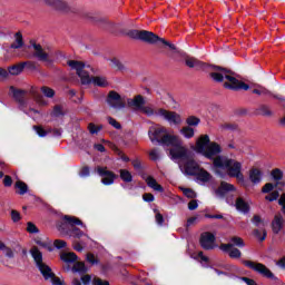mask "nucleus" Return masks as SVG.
<instances>
[{
  "label": "nucleus",
  "mask_w": 285,
  "mask_h": 285,
  "mask_svg": "<svg viewBox=\"0 0 285 285\" xmlns=\"http://www.w3.org/2000/svg\"><path fill=\"white\" fill-rule=\"evenodd\" d=\"M208 72L213 81L222 83V81H224L225 79L224 88H227L228 90H248L250 88L244 81L235 78L228 69H224L217 66H210L208 67Z\"/></svg>",
  "instance_id": "f257e3e1"
},
{
  "label": "nucleus",
  "mask_w": 285,
  "mask_h": 285,
  "mask_svg": "<svg viewBox=\"0 0 285 285\" xmlns=\"http://www.w3.org/2000/svg\"><path fill=\"white\" fill-rule=\"evenodd\" d=\"M30 253L38 271L41 273L46 282H50L52 285H63V281L57 277L55 272H52V268L43 262V254H41L39 248L33 247Z\"/></svg>",
  "instance_id": "f03ea898"
},
{
  "label": "nucleus",
  "mask_w": 285,
  "mask_h": 285,
  "mask_svg": "<svg viewBox=\"0 0 285 285\" xmlns=\"http://www.w3.org/2000/svg\"><path fill=\"white\" fill-rule=\"evenodd\" d=\"M194 150L195 153H198V155L206 157V159H213V157L222 153V147L217 145V142H210V137L208 135H202L196 140Z\"/></svg>",
  "instance_id": "7ed1b4c3"
},
{
  "label": "nucleus",
  "mask_w": 285,
  "mask_h": 285,
  "mask_svg": "<svg viewBox=\"0 0 285 285\" xmlns=\"http://www.w3.org/2000/svg\"><path fill=\"white\" fill-rule=\"evenodd\" d=\"M128 37L130 39H138L139 41H145V43H158V46H168L170 50H175V45L166 41L159 36L155 35L154 32L146 31V30H130L128 31Z\"/></svg>",
  "instance_id": "20e7f679"
},
{
  "label": "nucleus",
  "mask_w": 285,
  "mask_h": 285,
  "mask_svg": "<svg viewBox=\"0 0 285 285\" xmlns=\"http://www.w3.org/2000/svg\"><path fill=\"white\" fill-rule=\"evenodd\" d=\"M150 141H158L160 144H166L167 146H173V144H178L179 138L168 134V129L161 125H155L149 128L148 131Z\"/></svg>",
  "instance_id": "39448f33"
},
{
  "label": "nucleus",
  "mask_w": 285,
  "mask_h": 285,
  "mask_svg": "<svg viewBox=\"0 0 285 285\" xmlns=\"http://www.w3.org/2000/svg\"><path fill=\"white\" fill-rule=\"evenodd\" d=\"M33 57L38 58V61L45 63H52L57 59V51L50 47H42L41 45L33 43Z\"/></svg>",
  "instance_id": "423d86ee"
},
{
  "label": "nucleus",
  "mask_w": 285,
  "mask_h": 285,
  "mask_svg": "<svg viewBox=\"0 0 285 285\" xmlns=\"http://www.w3.org/2000/svg\"><path fill=\"white\" fill-rule=\"evenodd\" d=\"M213 161V171L215 175H218L219 177H224L226 175V170L228 168V165L230 163V158L226 156H214L213 158H208Z\"/></svg>",
  "instance_id": "0eeeda50"
},
{
  "label": "nucleus",
  "mask_w": 285,
  "mask_h": 285,
  "mask_svg": "<svg viewBox=\"0 0 285 285\" xmlns=\"http://www.w3.org/2000/svg\"><path fill=\"white\" fill-rule=\"evenodd\" d=\"M179 169L183 175H187L188 177H195L202 165L197 163V160L188 157L186 160L178 163Z\"/></svg>",
  "instance_id": "6e6552de"
},
{
  "label": "nucleus",
  "mask_w": 285,
  "mask_h": 285,
  "mask_svg": "<svg viewBox=\"0 0 285 285\" xmlns=\"http://www.w3.org/2000/svg\"><path fill=\"white\" fill-rule=\"evenodd\" d=\"M245 266L252 268V271H255L256 273H258L263 277H266L267 279H272L273 282H279V278H277V276H275V274H273V272H271V269L262 263L247 261L245 262Z\"/></svg>",
  "instance_id": "1a4fd4ad"
},
{
  "label": "nucleus",
  "mask_w": 285,
  "mask_h": 285,
  "mask_svg": "<svg viewBox=\"0 0 285 285\" xmlns=\"http://www.w3.org/2000/svg\"><path fill=\"white\" fill-rule=\"evenodd\" d=\"M67 66H69L71 70H76L78 77H80L81 83H90V75L88 73V70H86V65L83 62L77 60H68Z\"/></svg>",
  "instance_id": "9d476101"
},
{
  "label": "nucleus",
  "mask_w": 285,
  "mask_h": 285,
  "mask_svg": "<svg viewBox=\"0 0 285 285\" xmlns=\"http://www.w3.org/2000/svg\"><path fill=\"white\" fill-rule=\"evenodd\" d=\"M47 8H51L57 12H61L62 14H68V12H72V6L68 0H42Z\"/></svg>",
  "instance_id": "9b49d317"
},
{
  "label": "nucleus",
  "mask_w": 285,
  "mask_h": 285,
  "mask_svg": "<svg viewBox=\"0 0 285 285\" xmlns=\"http://www.w3.org/2000/svg\"><path fill=\"white\" fill-rule=\"evenodd\" d=\"M226 173L229 177H235L237 181H244V174H242V163L229 158V165L227 166Z\"/></svg>",
  "instance_id": "f8f14e48"
},
{
  "label": "nucleus",
  "mask_w": 285,
  "mask_h": 285,
  "mask_svg": "<svg viewBox=\"0 0 285 285\" xmlns=\"http://www.w3.org/2000/svg\"><path fill=\"white\" fill-rule=\"evenodd\" d=\"M107 104L109 108H114V110H121L126 108V100L121 98V96L116 91H110L107 97Z\"/></svg>",
  "instance_id": "ddd939ff"
},
{
  "label": "nucleus",
  "mask_w": 285,
  "mask_h": 285,
  "mask_svg": "<svg viewBox=\"0 0 285 285\" xmlns=\"http://www.w3.org/2000/svg\"><path fill=\"white\" fill-rule=\"evenodd\" d=\"M158 117H163L170 126H179L181 124V116L175 111H168L166 109H159L157 112Z\"/></svg>",
  "instance_id": "4468645a"
},
{
  "label": "nucleus",
  "mask_w": 285,
  "mask_h": 285,
  "mask_svg": "<svg viewBox=\"0 0 285 285\" xmlns=\"http://www.w3.org/2000/svg\"><path fill=\"white\" fill-rule=\"evenodd\" d=\"M170 157L174 161H177V164H179V161H186L188 150L181 145L175 146L170 149Z\"/></svg>",
  "instance_id": "2eb2a0df"
},
{
  "label": "nucleus",
  "mask_w": 285,
  "mask_h": 285,
  "mask_svg": "<svg viewBox=\"0 0 285 285\" xmlns=\"http://www.w3.org/2000/svg\"><path fill=\"white\" fill-rule=\"evenodd\" d=\"M194 177L200 186H206V184H210L213 181V174L204 169V167H199Z\"/></svg>",
  "instance_id": "dca6fc26"
},
{
  "label": "nucleus",
  "mask_w": 285,
  "mask_h": 285,
  "mask_svg": "<svg viewBox=\"0 0 285 285\" xmlns=\"http://www.w3.org/2000/svg\"><path fill=\"white\" fill-rule=\"evenodd\" d=\"M97 171H98V175L102 177L101 183L105 186H111V184H115V179H117V176L112 171L107 170L104 167H98Z\"/></svg>",
  "instance_id": "f3484780"
},
{
  "label": "nucleus",
  "mask_w": 285,
  "mask_h": 285,
  "mask_svg": "<svg viewBox=\"0 0 285 285\" xmlns=\"http://www.w3.org/2000/svg\"><path fill=\"white\" fill-rule=\"evenodd\" d=\"M200 246L205 248V250L215 248V234L209 232L203 233L200 236Z\"/></svg>",
  "instance_id": "a211bd4d"
},
{
  "label": "nucleus",
  "mask_w": 285,
  "mask_h": 285,
  "mask_svg": "<svg viewBox=\"0 0 285 285\" xmlns=\"http://www.w3.org/2000/svg\"><path fill=\"white\" fill-rule=\"evenodd\" d=\"M71 271L73 273V279L71 284L81 285V281H79V278L77 277V273H87L88 268L86 267V264H83L82 262H77L73 264Z\"/></svg>",
  "instance_id": "6ab92c4d"
},
{
  "label": "nucleus",
  "mask_w": 285,
  "mask_h": 285,
  "mask_svg": "<svg viewBox=\"0 0 285 285\" xmlns=\"http://www.w3.org/2000/svg\"><path fill=\"white\" fill-rule=\"evenodd\" d=\"M127 106L129 108H132L134 110H141L144 106H146V100L144 99V96L138 95L134 98H128L127 99Z\"/></svg>",
  "instance_id": "aec40b11"
},
{
  "label": "nucleus",
  "mask_w": 285,
  "mask_h": 285,
  "mask_svg": "<svg viewBox=\"0 0 285 285\" xmlns=\"http://www.w3.org/2000/svg\"><path fill=\"white\" fill-rule=\"evenodd\" d=\"M220 250L228 253L229 257L233 259H239V257H242V250L237 249V247H233V244L220 245Z\"/></svg>",
  "instance_id": "412c9836"
},
{
  "label": "nucleus",
  "mask_w": 285,
  "mask_h": 285,
  "mask_svg": "<svg viewBox=\"0 0 285 285\" xmlns=\"http://www.w3.org/2000/svg\"><path fill=\"white\" fill-rule=\"evenodd\" d=\"M284 224H285L284 216H282V214H276L272 222L273 233H275V235H279V233L282 232V228H284Z\"/></svg>",
  "instance_id": "4be33fe9"
},
{
  "label": "nucleus",
  "mask_w": 285,
  "mask_h": 285,
  "mask_svg": "<svg viewBox=\"0 0 285 285\" xmlns=\"http://www.w3.org/2000/svg\"><path fill=\"white\" fill-rule=\"evenodd\" d=\"M233 191H235V186H233L226 181H223L220 184V186L217 189H215L214 193H215L216 197H224V195H226V193H233Z\"/></svg>",
  "instance_id": "5701e85b"
},
{
  "label": "nucleus",
  "mask_w": 285,
  "mask_h": 285,
  "mask_svg": "<svg viewBox=\"0 0 285 285\" xmlns=\"http://www.w3.org/2000/svg\"><path fill=\"white\" fill-rule=\"evenodd\" d=\"M185 65L188 68H195L196 70H204L205 68H208V66H206V63L197 60L196 58H190V57H187L185 59Z\"/></svg>",
  "instance_id": "b1692460"
},
{
  "label": "nucleus",
  "mask_w": 285,
  "mask_h": 285,
  "mask_svg": "<svg viewBox=\"0 0 285 285\" xmlns=\"http://www.w3.org/2000/svg\"><path fill=\"white\" fill-rule=\"evenodd\" d=\"M236 210H238L239 213H248V210H250V204L246 200H244V198H237L236 199V204H235Z\"/></svg>",
  "instance_id": "393cba45"
},
{
  "label": "nucleus",
  "mask_w": 285,
  "mask_h": 285,
  "mask_svg": "<svg viewBox=\"0 0 285 285\" xmlns=\"http://www.w3.org/2000/svg\"><path fill=\"white\" fill-rule=\"evenodd\" d=\"M147 186L149 188H153V190H156V193H164V187L157 183L156 179L153 178V176H149L145 179Z\"/></svg>",
  "instance_id": "a878e982"
},
{
  "label": "nucleus",
  "mask_w": 285,
  "mask_h": 285,
  "mask_svg": "<svg viewBox=\"0 0 285 285\" xmlns=\"http://www.w3.org/2000/svg\"><path fill=\"white\" fill-rule=\"evenodd\" d=\"M60 259L65 262V264H73V262H77V254L72 252L62 253L60 254Z\"/></svg>",
  "instance_id": "bb28decb"
},
{
  "label": "nucleus",
  "mask_w": 285,
  "mask_h": 285,
  "mask_svg": "<svg viewBox=\"0 0 285 285\" xmlns=\"http://www.w3.org/2000/svg\"><path fill=\"white\" fill-rule=\"evenodd\" d=\"M35 243L41 248H47V250H52V242H50V239L48 238L37 237L35 239Z\"/></svg>",
  "instance_id": "cd10ccee"
},
{
  "label": "nucleus",
  "mask_w": 285,
  "mask_h": 285,
  "mask_svg": "<svg viewBox=\"0 0 285 285\" xmlns=\"http://www.w3.org/2000/svg\"><path fill=\"white\" fill-rule=\"evenodd\" d=\"M249 179L253 184H259V181H262V170L253 168L249 171Z\"/></svg>",
  "instance_id": "c85d7f7f"
},
{
  "label": "nucleus",
  "mask_w": 285,
  "mask_h": 285,
  "mask_svg": "<svg viewBox=\"0 0 285 285\" xmlns=\"http://www.w3.org/2000/svg\"><path fill=\"white\" fill-rule=\"evenodd\" d=\"M180 135H183L185 139H193L195 137V129L190 126L183 127L180 129Z\"/></svg>",
  "instance_id": "c756f323"
},
{
  "label": "nucleus",
  "mask_w": 285,
  "mask_h": 285,
  "mask_svg": "<svg viewBox=\"0 0 285 285\" xmlns=\"http://www.w3.org/2000/svg\"><path fill=\"white\" fill-rule=\"evenodd\" d=\"M90 82H92L94 86H99L100 88H106V86H108V80L101 76L94 77L92 79L90 78Z\"/></svg>",
  "instance_id": "7c9ffc66"
},
{
  "label": "nucleus",
  "mask_w": 285,
  "mask_h": 285,
  "mask_svg": "<svg viewBox=\"0 0 285 285\" xmlns=\"http://www.w3.org/2000/svg\"><path fill=\"white\" fill-rule=\"evenodd\" d=\"M63 219L70 226H83V223L75 216H65Z\"/></svg>",
  "instance_id": "2f4dec72"
},
{
  "label": "nucleus",
  "mask_w": 285,
  "mask_h": 285,
  "mask_svg": "<svg viewBox=\"0 0 285 285\" xmlns=\"http://www.w3.org/2000/svg\"><path fill=\"white\" fill-rule=\"evenodd\" d=\"M229 244H233V247L237 246L238 248H244V246H246V243H244V239L239 236H233Z\"/></svg>",
  "instance_id": "473e14b6"
},
{
  "label": "nucleus",
  "mask_w": 285,
  "mask_h": 285,
  "mask_svg": "<svg viewBox=\"0 0 285 285\" xmlns=\"http://www.w3.org/2000/svg\"><path fill=\"white\" fill-rule=\"evenodd\" d=\"M23 68H26V65L23 63L16 65L9 68V72L13 76L21 75V72H23Z\"/></svg>",
  "instance_id": "72a5a7b5"
},
{
  "label": "nucleus",
  "mask_w": 285,
  "mask_h": 285,
  "mask_svg": "<svg viewBox=\"0 0 285 285\" xmlns=\"http://www.w3.org/2000/svg\"><path fill=\"white\" fill-rule=\"evenodd\" d=\"M14 42L11 45V48H22L23 47V37L21 36V33H16L14 36Z\"/></svg>",
  "instance_id": "f704fd0d"
},
{
  "label": "nucleus",
  "mask_w": 285,
  "mask_h": 285,
  "mask_svg": "<svg viewBox=\"0 0 285 285\" xmlns=\"http://www.w3.org/2000/svg\"><path fill=\"white\" fill-rule=\"evenodd\" d=\"M120 178L122 179V181L130 183V181H132V174H130V171H128L126 169H121Z\"/></svg>",
  "instance_id": "c9c22d12"
},
{
  "label": "nucleus",
  "mask_w": 285,
  "mask_h": 285,
  "mask_svg": "<svg viewBox=\"0 0 285 285\" xmlns=\"http://www.w3.org/2000/svg\"><path fill=\"white\" fill-rule=\"evenodd\" d=\"M16 188H18L20 195H26L28 193V185L23 181H17Z\"/></svg>",
  "instance_id": "e433bc0d"
},
{
  "label": "nucleus",
  "mask_w": 285,
  "mask_h": 285,
  "mask_svg": "<svg viewBox=\"0 0 285 285\" xmlns=\"http://www.w3.org/2000/svg\"><path fill=\"white\" fill-rule=\"evenodd\" d=\"M180 190L183 191V194L185 195V197H188L189 199H195V197H197V194L195 193V190L190 189V188H180Z\"/></svg>",
  "instance_id": "4c0bfd02"
},
{
  "label": "nucleus",
  "mask_w": 285,
  "mask_h": 285,
  "mask_svg": "<svg viewBox=\"0 0 285 285\" xmlns=\"http://www.w3.org/2000/svg\"><path fill=\"white\" fill-rule=\"evenodd\" d=\"M144 115H147L148 117H151V115H155V109L151 106L142 105V108H140V111Z\"/></svg>",
  "instance_id": "58836bf2"
},
{
  "label": "nucleus",
  "mask_w": 285,
  "mask_h": 285,
  "mask_svg": "<svg viewBox=\"0 0 285 285\" xmlns=\"http://www.w3.org/2000/svg\"><path fill=\"white\" fill-rule=\"evenodd\" d=\"M41 92L45 97H48L49 99H52V97H55V90L50 87H42Z\"/></svg>",
  "instance_id": "ea45409f"
},
{
  "label": "nucleus",
  "mask_w": 285,
  "mask_h": 285,
  "mask_svg": "<svg viewBox=\"0 0 285 285\" xmlns=\"http://www.w3.org/2000/svg\"><path fill=\"white\" fill-rule=\"evenodd\" d=\"M110 66L115 70H124V63L116 58L110 60Z\"/></svg>",
  "instance_id": "a19ab883"
},
{
  "label": "nucleus",
  "mask_w": 285,
  "mask_h": 285,
  "mask_svg": "<svg viewBox=\"0 0 285 285\" xmlns=\"http://www.w3.org/2000/svg\"><path fill=\"white\" fill-rule=\"evenodd\" d=\"M254 236L259 239V242H264L266 239V229H255Z\"/></svg>",
  "instance_id": "79ce46f5"
},
{
  "label": "nucleus",
  "mask_w": 285,
  "mask_h": 285,
  "mask_svg": "<svg viewBox=\"0 0 285 285\" xmlns=\"http://www.w3.org/2000/svg\"><path fill=\"white\" fill-rule=\"evenodd\" d=\"M199 118L195 117V116H189L187 119H186V124L189 125V126H199Z\"/></svg>",
  "instance_id": "37998d69"
},
{
  "label": "nucleus",
  "mask_w": 285,
  "mask_h": 285,
  "mask_svg": "<svg viewBox=\"0 0 285 285\" xmlns=\"http://www.w3.org/2000/svg\"><path fill=\"white\" fill-rule=\"evenodd\" d=\"M278 198H279V191H277V190L272 191L269 195H267L265 197V199H267V202H275Z\"/></svg>",
  "instance_id": "c03bdc74"
},
{
  "label": "nucleus",
  "mask_w": 285,
  "mask_h": 285,
  "mask_svg": "<svg viewBox=\"0 0 285 285\" xmlns=\"http://www.w3.org/2000/svg\"><path fill=\"white\" fill-rule=\"evenodd\" d=\"M88 130L91 135H97V132H99V130H101V127L96 126L95 124L90 122L88 125Z\"/></svg>",
  "instance_id": "a18cd8bd"
},
{
  "label": "nucleus",
  "mask_w": 285,
  "mask_h": 285,
  "mask_svg": "<svg viewBox=\"0 0 285 285\" xmlns=\"http://www.w3.org/2000/svg\"><path fill=\"white\" fill-rule=\"evenodd\" d=\"M53 246L58 249H61V248H66V246H68V243H66V240H61V239H56L53 242Z\"/></svg>",
  "instance_id": "49530a36"
},
{
  "label": "nucleus",
  "mask_w": 285,
  "mask_h": 285,
  "mask_svg": "<svg viewBox=\"0 0 285 285\" xmlns=\"http://www.w3.org/2000/svg\"><path fill=\"white\" fill-rule=\"evenodd\" d=\"M87 262L95 266V264H99V258L92 254H87Z\"/></svg>",
  "instance_id": "de8ad7c7"
},
{
  "label": "nucleus",
  "mask_w": 285,
  "mask_h": 285,
  "mask_svg": "<svg viewBox=\"0 0 285 285\" xmlns=\"http://www.w3.org/2000/svg\"><path fill=\"white\" fill-rule=\"evenodd\" d=\"M275 188H277V185H273L271 183H267L263 187V193H272V190H275Z\"/></svg>",
  "instance_id": "09e8293b"
},
{
  "label": "nucleus",
  "mask_w": 285,
  "mask_h": 285,
  "mask_svg": "<svg viewBox=\"0 0 285 285\" xmlns=\"http://www.w3.org/2000/svg\"><path fill=\"white\" fill-rule=\"evenodd\" d=\"M0 250H3V254L6 255V257H14V252H12V249L8 246L4 245V248H1Z\"/></svg>",
  "instance_id": "8fccbe9b"
},
{
  "label": "nucleus",
  "mask_w": 285,
  "mask_h": 285,
  "mask_svg": "<svg viewBox=\"0 0 285 285\" xmlns=\"http://www.w3.org/2000/svg\"><path fill=\"white\" fill-rule=\"evenodd\" d=\"M272 177H273L276 181H279V179H282V177H283L282 170H279V169H274V170L272 171Z\"/></svg>",
  "instance_id": "3c124183"
},
{
  "label": "nucleus",
  "mask_w": 285,
  "mask_h": 285,
  "mask_svg": "<svg viewBox=\"0 0 285 285\" xmlns=\"http://www.w3.org/2000/svg\"><path fill=\"white\" fill-rule=\"evenodd\" d=\"M81 282L83 285H88L90 284V282H92V276L88 275V274H85L81 276Z\"/></svg>",
  "instance_id": "603ef678"
},
{
  "label": "nucleus",
  "mask_w": 285,
  "mask_h": 285,
  "mask_svg": "<svg viewBox=\"0 0 285 285\" xmlns=\"http://www.w3.org/2000/svg\"><path fill=\"white\" fill-rule=\"evenodd\" d=\"M254 226H264V220H262V217L254 216L252 219Z\"/></svg>",
  "instance_id": "864d4df0"
},
{
  "label": "nucleus",
  "mask_w": 285,
  "mask_h": 285,
  "mask_svg": "<svg viewBox=\"0 0 285 285\" xmlns=\"http://www.w3.org/2000/svg\"><path fill=\"white\" fill-rule=\"evenodd\" d=\"M27 230L28 233H39V229L37 228V226L32 223H28L27 224Z\"/></svg>",
  "instance_id": "5fc2aeb1"
},
{
  "label": "nucleus",
  "mask_w": 285,
  "mask_h": 285,
  "mask_svg": "<svg viewBox=\"0 0 285 285\" xmlns=\"http://www.w3.org/2000/svg\"><path fill=\"white\" fill-rule=\"evenodd\" d=\"M108 124H110V126H112L114 128H116L117 130H119V128H121V125L115 120L114 118H108Z\"/></svg>",
  "instance_id": "6e6d98bb"
},
{
  "label": "nucleus",
  "mask_w": 285,
  "mask_h": 285,
  "mask_svg": "<svg viewBox=\"0 0 285 285\" xmlns=\"http://www.w3.org/2000/svg\"><path fill=\"white\" fill-rule=\"evenodd\" d=\"M222 130H237V125L225 124L220 126Z\"/></svg>",
  "instance_id": "4d7b16f0"
},
{
  "label": "nucleus",
  "mask_w": 285,
  "mask_h": 285,
  "mask_svg": "<svg viewBox=\"0 0 285 285\" xmlns=\"http://www.w3.org/2000/svg\"><path fill=\"white\" fill-rule=\"evenodd\" d=\"M11 219L12 222H19V219H21V214L17 210H11Z\"/></svg>",
  "instance_id": "13d9d810"
},
{
  "label": "nucleus",
  "mask_w": 285,
  "mask_h": 285,
  "mask_svg": "<svg viewBox=\"0 0 285 285\" xmlns=\"http://www.w3.org/2000/svg\"><path fill=\"white\" fill-rule=\"evenodd\" d=\"M36 132L39 137H46V135H48V131H46L43 128L41 127H35Z\"/></svg>",
  "instance_id": "bf43d9fd"
},
{
  "label": "nucleus",
  "mask_w": 285,
  "mask_h": 285,
  "mask_svg": "<svg viewBox=\"0 0 285 285\" xmlns=\"http://www.w3.org/2000/svg\"><path fill=\"white\" fill-rule=\"evenodd\" d=\"M253 92L254 95H266L268 90H266L264 87H259L258 89H254Z\"/></svg>",
  "instance_id": "052dcab7"
},
{
  "label": "nucleus",
  "mask_w": 285,
  "mask_h": 285,
  "mask_svg": "<svg viewBox=\"0 0 285 285\" xmlns=\"http://www.w3.org/2000/svg\"><path fill=\"white\" fill-rule=\"evenodd\" d=\"M92 284H94V285H110V284L108 283V281H104V279H101V278H95Z\"/></svg>",
  "instance_id": "680f3d73"
},
{
  "label": "nucleus",
  "mask_w": 285,
  "mask_h": 285,
  "mask_svg": "<svg viewBox=\"0 0 285 285\" xmlns=\"http://www.w3.org/2000/svg\"><path fill=\"white\" fill-rule=\"evenodd\" d=\"M199 205L197 204V200H191V202H189V204H188V209L189 210H197V207H198Z\"/></svg>",
  "instance_id": "e2e57ef3"
},
{
  "label": "nucleus",
  "mask_w": 285,
  "mask_h": 285,
  "mask_svg": "<svg viewBox=\"0 0 285 285\" xmlns=\"http://www.w3.org/2000/svg\"><path fill=\"white\" fill-rule=\"evenodd\" d=\"M142 199L144 202H155V196L153 194H145Z\"/></svg>",
  "instance_id": "0e129e2a"
},
{
  "label": "nucleus",
  "mask_w": 285,
  "mask_h": 285,
  "mask_svg": "<svg viewBox=\"0 0 285 285\" xmlns=\"http://www.w3.org/2000/svg\"><path fill=\"white\" fill-rule=\"evenodd\" d=\"M72 237H83V234L81 233V230L73 228L71 232Z\"/></svg>",
  "instance_id": "69168bd1"
},
{
  "label": "nucleus",
  "mask_w": 285,
  "mask_h": 285,
  "mask_svg": "<svg viewBox=\"0 0 285 285\" xmlns=\"http://www.w3.org/2000/svg\"><path fill=\"white\" fill-rule=\"evenodd\" d=\"M10 92L13 97H19V95H23V91L14 89V87H10Z\"/></svg>",
  "instance_id": "338daca9"
},
{
  "label": "nucleus",
  "mask_w": 285,
  "mask_h": 285,
  "mask_svg": "<svg viewBox=\"0 0 285 285\" xmlns=\"http://www.w3.org/2000/svg\"><path fill=\"white\" fill-rule=\"evenodd\" d=\"M276 265H278L279 268H282L283 271H285V257L281 258Z\"/></svg>",
  "instance_id": "774afa93"
}]
</instances>
